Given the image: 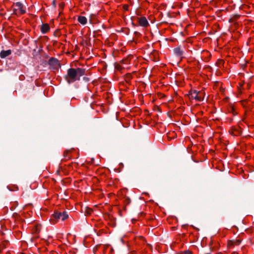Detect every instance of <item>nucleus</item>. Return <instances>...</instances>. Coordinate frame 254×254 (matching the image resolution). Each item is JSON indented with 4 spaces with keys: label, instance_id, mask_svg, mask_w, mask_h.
Masks as SVG:
<instances>
[{
    "label": "nucleus",
    "instance_id": "obj_1",
    "mask_svg": "<svg viewBox=\"0 0 254 254\" xmlns=\"http://www.w3.org/2000/svg\"><path fill=\"white\" fill-rule=\"evenodd\" d=\"M86 69L82 68H70L67 70V74L64 79L68 84L79 80L80 76L85 74Z\"/></svg>",
    "mask_w": 254,
    "mask_h": 254
},
{
    "label": "nucleus",
    "instance_id": "obj_2",
    "mask_svg": "<svg viewBox=\"0 0 254 254\" xmlns=\"http://www.w3.org/2000/svg\"><path fill=\"white\" fill-rule=\"evenodd\" d=\"M53 220L57 221L61 219L63 221H64L68 217V215L66 211L63 212L55 211L54 213L52 214Z\"/></svg>",
    "mask_w": 254,
    "mask_h": 254
},
{
    "label": "nucleus",
    "instance_id": "obj_3",
    "mask_svg": "<svg viewBox=\"0 0 254 254\" xmlns=\"http://www.w3.org/2000/svg\"><path fill=\"white\" fill-rule=\"evenodd\" d=\"M201 93H203V92L198 91L196 90L190 91L189 95L190 96V98L194 99L197 101H202V97L200 95Z\"/></svg>",
    "mask_w": 254,
    "mask_h": 254
},
{
    "label": "nucleus",
    "instance_id": "obj_4",
    "mask_svg": "<svg viewBox=\"0 0 254 254\" xmlns=\"http://www.w3.org/2000/svg\"><path fill=\"white\" fill-rule=\"evenodd\" d=\"M48 64L53 69H57L61 66L59 61L54 58H51L48 61Z\"/></svg>",
    "mask_w": 254,
    "mask_h": 254
},
{
    "label": "nucleus",
    "instance_id": "obj_5",
    "mask_svg": "<svg viewBox=\"0 0 254 254\" xmlns=\"http://www.w3.org/2000/svg\"><path fill=\"white\" fill-rule=\"evenodd\" d=\"M138 22L141 26L146 27L149 25L148 22L145 17H141L138 18Z\"/></svg>",
    "mask_w": 254,
    "mask_h": 254
},
{
    "label": "nucleus",
    "instance_id": "obj_6",
    "mask_svg": "<svg viewBox=\"0 0 254 254\" xmlns=\"http://www.w3.org/2000/svg\"><path fill=\"white\" fill-rule=\"evenodd\" d=\"M174 53L177 56L181 57L183 54V51L181 49L180 47L175 48L173 50Z\"/></svg>",
    "mask_w": 254,
    "mask_h": 254
},
{
    "label": "nucleus",
    "instance_id": "obj_7",
    "mask_svg": "<svg viewBox=\"0 0 254 254\" xmlns=\"http://www.w3.org/2000/svg\"><path fill=\"white\" fill-rule=\"evenodd\" d=\"M11 54V51L10 50H8L6 51L2 50L0 53V57L2 59H3L10 55Z\"/></svg>",
    "mask_w": 254,
    "mask_h": 254
},
{
    "label": "nucleus",
    "instance_id": "obj_8",
    "mask_svg": "<svg viewBox=\"0 0 254 254\" xmlns=\"http://www.w3.org/2000/svg\"><path fill=\"white\" fill-rule=\"evenodd\" d=\"M50 30V27L48 24H43L41 25V30L42 33L45 34Z\"/></svg>",
    "mask_w": 254,
    "mask_h": 254
},
{
    "label": "nucleus",
    "instance_id": "obj_9",
    "mask_svg": "<svg viewBox=\"0 0 254 254\" xmlns=\"http://www.w3.org/2000/svg\"><path fill=\"white\" fill-rule=\"evenodd\" d=\"M15 5L18 8L20 11L21 14H24L25 13V10L23 9V5L21 2H17L15 3Z\"/></svg>",
    "mask_w": 254,
    "mask_h": 254
},
{
    "label": "nucleus",
    "instance_id": "obj_10",
    "mask_svg": "<svg viewBox=\"0 0 254 254\" xmlns=\"http://www.w3.org/2000/svg\"><path fill=\"white\" fill-rule=\"evenodd\" d=\"M78 21L82 25L87 23V18L85 16H79L77 18Z\"/></svg>",
    "mask_w": 254,
    "mask_h": 254
},
{
    "label": "nucleus",
    "instance_id": "obj_11",
    "mask_svg": "<svg viewBox=\"0 0 254 254\" xmlns=\"http://www.w3.org/2000/svg\"><path fill=\"white\" fill-rule=\"evenodd\" d=\"M92 210L89 207H85L84 208V214L85 215H89L91 214Z\"/></svg>",
    "mask_w": 254,
    "mask_h": 254
},
{
    "label": "nucleus",
    "instance_id": "obj_12",
    "mask_svg": "<svg viewBox=\"0 0 254 254\" xmlns=\"http://www.w3.org/2000/svg\"><path fill=\"white\" fill-rule=\"evenodd\" d=\"M124 202L126 204H128L131 202V200L128 197H125Z\"/></svg>",
    "mask_w": 254,
    "mask_h": 254
},
{
    "label": "nucleus",
    "instance_id": "obj_13",
    "mask_svg": "<svg viewBox=\"0 0 254 254\" xmlns=\"http://www.w3.org/2000/svg\"><path fill=\"white\" fill-rule=\"evenodd\" d=\"M115 68L118 70H120L122 69L121 66L120 64H115Z\"/></svg>",
    "mask_w": 254,
    "mask_h": 254
},
{
    "label": "nucleus",
    "instance_id": "obj_14",
    "mask_svg": "<svg viewBox=\"0 0 254 254\" xmlns=\"http://www.w3.org/2000/svg\"><path fill=\"white\" fill-rule=\"evenodd\" d=\"M68 152H69V150H66L64 151V158L68 157V159L70 158V157H68V156H67V153H68Z\"/></svg>",
    "mask_w": 254,
    "mask_h": 254
},
{
    "label": "nucleus",
    "instance_id": "obj_15",
    "mask_svg": "<svg viewBox=\"0 0 254 254\" xmlns=\"http://www.w3.org/2000/svg\"><path fill=\"white\" fill-rule=\"evenodd\" d=\"M83 80H84L85 82H88V81H89V78L88 77H85V76H84V77H83Z\"/></svg>",
    "mask_w": 254,
    "mask_h": 254
},
{
    "label": "nucleus",
    "instance_id": "obj_16",
    "mask_svg": "<svg viewBox=\"0 0 254 254\" xmlns=\"http://www.w3.org/2000/svg\"><path fill=\"white\" fill-rule=\"evenodd\" d=\"M241 241L240 240H236L235 242V245H239L240 244Z\"/></svg>",
    "mask_w": 254,
    "mask_h": 254
},
{
    "label": "nucleus",
    "instance_id": "obj_17",
    "mask_svg": "<svg viewBox=\"0 0 254 254\" xmlns=\"http://www.w3.org/2000/svg\"><path fill=\"white\" fill-rule=\"evenodd\" d=\"M52 4H53L54 7H55L56 6V0H53Z\"/></svg>",
    "mask_w": 254,
    "mask_h": 254
},
{
    "label": "nucleus",
    "instance_id": "obj_18",
    "mask_svg": "<svg viewBox=\"0 0 254 254\" xmlns=\"http://www.w3.org/2000/svg\"><path fill=\"white\" fill-rule=\"evenodd\" d=\"M204 94H205L204 92H203V93H201L200 94V95L202 97V100H203Z\"/></svg>",
    "mask_w": 254,
    "mask_h": 254
},
{
    "label": "nucleus",
    "instance_id": "obj_19",
    "mask_svg": "<svg viewBox=\"0 0 254 254\" xmlns=\"http://www.w3.org/2000/svg\"><path fill=\"white\" fill-rule=\"evenodd\" d=\"M185 254H191V253L189 251H187L185 252Z\"/></svg>",
    "mask_w": 254,
    "mask_h": 254
},
{
    "label": "nucleus",
    "instance_id": "obj_20",
    "mask_svg": "<svg viewBox=\"0 0 254 254\" xmlns=\"http://www.w3.org/2000/svg\"><path fill=\"white\" fill-rule=\"evenodd\" d=\"M127 7H128V6L127 5H126L124 6V8L125 9L127 10Z\"/></svg>",
    "mask_w": 254,
    "mask_h": 254
},
{
    "label": "nucleus",
    "instance_id": "obj_21",
    "mask_svg": "<svg viewBox=\"0 0 254 254\" xmlns=\"http://www.w3.org/2000/svg\"><path fill=\"white\" fill-rule=\"evenodd\" d=\"M93 15H94L93 14H91V15H90V18H91V17H92V16H93ZM89 21H90V22H91V19H90Z\"/></svg>",
    "mask_w": 254,
    "mask_h": 254
},
{
    "label": "nucleus",
    "instance_id": "obj_22",
    "mask_svg": "<svg viewBox=\"0 0 254 254\" xmlns=\"http://www.w3.org/2000/svg\"><path fill=\"white\" fill-rule=\"evenodd\" d=\"M120 241H121L123 243H124V240H123V239L122 238H121V239H120Z\"/></svg>",
    "mask_w": 254,
    "mask_h": 254
},
{
    "label": "nucleus",
    "instance_id": "obj_23",
    "mask_svg": "<svg viewBox=\"0 0 254 254\" xmlns=\"http://www.w3.org/2000/svg\"><path fill=\"white\" fill-rule=\"evenodd\" d=\"M134 34H135L136 35H137L139 34V33L137 31H135V32H134Z\"/></svg>",
    "mask_w": 254,
    "mask_h": 254
},
{
    "label": "nucleus",
    "instance_id": "obj_24",
    "mask_svg": "<svg viewBox=\"0 0 254 254\" xmlns=\"http://www.w3.org/2000/svg\"><path fill=\"white\" fill-rule=\"evenodd\" d=\"M236 131H237L239 133H240V131H239V130L238 129H235Z\"/></svg>",
    "mask_w": 254,
    "mask_h": 254
},
{
    "label": "nucleus",
    "instance_id": "obj_25",
    "mask_svg": "<svg viewBox=\"0 0 254 254\" xmlns=\"http://www.w3.org/2000/svg\"><path fill=\"white\" fill-rule=\"evenodd\" d=\"M144 194L145 195H149V193L148 192H145Z\"/></svg>",
    "mask_w": 254,
    "mask_h": 254
},
{
    "label": "nucleus",
    "instance_id": "obj_26",
    "mask_svg": "<svg viewBox=\"0 0 254 254\" xmlns=\"http://www.w3.org/2000/svg\"><path fill=\"white\" fill-rule=\"evenodd\" d=\"M210 252H211V251H210ZM210 254V252H209V253H206V254Z\"/></svg>",
    "mask_w": 254,
    "mask_h": 254
},
{
    "label": "nucleus",
    "instance_id": "obj_27",
    "mask_svg": "<svg viewBox=\"0 0 254 254\" xmlns=\"http://www.w3.org/2000/svg\"><path fill=\"white\" fill-rule=\"evenodd\" d=\"M122 63H123V64H125V63L124 62V60H122Z\"/></svg>",
    "mask_w": 254,
    "mask_h": 254
},
{
    "label": "nucleus",
    "instance_id": "obj_28",
    "mask_svg": "<svg viewBox=\"0 0 254 254\" xmlns=\"http://www.w3.org/2000/svg\"><path fill=\"white\" fill-rule=\"evenodd\" d=\"M231 110H232V111L233 112L234 111V109L233 108H231Z\"/></svg>",
    "mask_w": 254,
    "mask_h": 254
},
{
    "label": "nucleus",
    "instance_id": "obj_29",
    "mask_svg": "<svg viewBox=\"0 0 254 254\" xmlns=\"http://www.w3.org/2000/svg\"><path fill=\"white\" fill-rule=\"evenodd\" d=\"M16 10V9H13L14 12H15Z\"/></svg>",
    "mask_w": 254,
    "mask_h": 254
},
{
    "label": "nucleus",
    "instance_id": "obj_30",
    "mask_svg": "<svg viewBox=\"0 0 254 254\" xmlns=\"http://www.w3.org/2000/svg\"><path fill=\"white\" fill-rule=\"evenodd\" d=\"M125 61L126 62H128V60H126Z\"/></svg>",
    "mask_w": 254,
    "mask_h": 254
}]
</instances>
